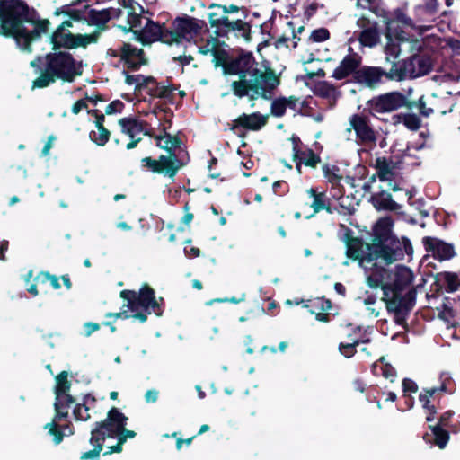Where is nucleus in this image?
Here are the masks:
<instances>
[{
    "instance_id": "nucleus-28",
    "label": "nucleus",
    "mask_w": 460,
    "mask_h": 460,
    "mask_svg": "<svg viewBox=\"0 0 460 460\" xmlns=\"http://www.w3.org/2000/svg\"><path fill=\"white\" fill-rule=\"evenodd\" d=\"M360 58L357 55L346 56L340 65L334 69L332 77L337 80H341L349 76L359 66Z\"/></svg>"
},
{
    "instance_id": "nucleus-53",
    "label": "nucleus",
    "mask_w": 460,
    "mask_h": 460,
    "mask_svg": "<svg viewBox=\"0 0 460 460\" xmlns=\"http://www.w3.org/2000/svg\"><path fill=\"white\" fill-rule=\"evenodd\" d=\"M378 0H357L356 5L358 8L367 9L369 11H374L377 4Z\"/></svg>"
},
{
    "instance_id": "nucleus-20",
    "label": "nucleus",
    "mask_w": 460,
    "mask_h": 460,
    "mask_svg": "<svg viewBox=\"0 0 460 460\" xmlns=\"http://www.w3.org/2000/svg\"><path fill=\"white\" fill-rule=\"evenodd\" d=\"M267 119V116H263L259 112H253L252 114L243 113L232 121L230 130L238 136H243L239 132L241 128L257 131L266 125Z\"/></svg>"
},
{
    "instance_id": "nucleus-7",
    "label": "nucleus",
    "mask_w": 460,
    "mask_h": 460,
    "mask_svg": "<svg viewBox=\"0 0 460 460\" xmlns=\"http://www.w3.org/2000/svg\"><path fill=\"white\" fill-rule=\"evenodd\" d=\"M430 67L429 58L424 56H412L402 62L393 64L387 72V78L395 81L416 78L428 74Z\"/></svg>"
},
{
    "instance_id": "nucleus-12",
    "label": "nucleus",
    "mask_w": 460,
    "mask_h": 460,
    "mask_svg": "<svg viewBox=\"0 0 460 460\" xmlns=\"http://www.w3.org/2000/svg\"><path fill=\"white\" fill-rule=\"evenodd\" d=\"M210 12L208 14V18L211 27H217L228 31H242L246 32L248 30V24L241 19H230L226 14V6L217 4H212L209 5Z\"/></svg>"
},
{
    "instance_id": "nucleus-14",
    "label": "nucleus",
    "mask_w": 460,
    "mask_h": 460,
    "mask_svg": "<svg viewBox=\"0 0 460 460\" xmlns=\"http://www.w3.org/2000/svg\"><path fill=\"white\" fill-rule=\"evenodd\" d=\"M125 81L128 85H134L137 90L146 89L149 94L159 98H169L173 92L172 88L157 84L152 76L127 75Z\"/></svg>"
},
{
    "instance_id": "nucleus-33",
    "label": "nucleus",
    "mask_w": 460,
    "mask_h": 460,
    "mask_svg": "<svg viewBox=\"0 0 460 460\" xmlns=\"http://www.w3.org/2000/svg\"><path fill=\"white\" fill-rule=\"evenodd\" d=\"M373 205L377 210H396L399 206L393 200L390 193L382 191L372 198Z\"/></svg>"
},
{
    "instance_id": "nucleus-36",
    "label": "nucleus",
    "mask_w": 460,
    "mask_h": 460,
    "mask_svg": "<svg viewBox=\"0 0 460 460\" xmlns=\"http://www.w3.org/2000/svg\"><path fill=\"white\" fill-rule=\"evenodd\" d=\"M95 402L94 398L87 396L84 398L83 404H77L74 408V416L78 420H87L90 419L89 410L93 403Z\"/></svg>"
},
{
    "instance_id": "nucleus-11",
    "label": "nucleus",
    "mask_w": 460,
    "mask_h": 460,
    "mask_svg": "<svg viewBox=\"0 0 460 460\" xmlns=\"http://www.w3.org/2000/svg\"><path fill=\"white\" fill-rule=\"evenodd\" d=\"M204 25L203 21L189 16L177 18L172 23V31H169V39H164L165 43H178L181 40L190 41L199 34Z\"/></svg>"
},
{
    "instance_id": "nucleus-42",
    "label": "nucleus",
    "mask_w": 460,
    "mask_h": 460,
    "mask_svg": "<svg viewBox=\"0 0 460 460\" xmlns=\"http://www.w3.org/2000/svg\"><path fill=\"white\" fill-rule=\"evenodd\" d=\"M373 371L376 374H377L378 371H381L382 376L387 379H391V381H393V378L396 375L394 367H392L389 364H383V362H381L380 364H375L373 366Z\"/></svg>"
},
{
    "instance_id": "nucleus-54",
    "label": "nucleus",
    "mask_w": 460,
    "mask_h": 460,
    "mask_svg": "<svg viewBox=\"0 0 460 460\" xmlns=\"http://www.w3.org/2000/svg\"><path fill=\"white\" fill-rule=\"evenodd\" d=\"M402 387L404 394L406 393H416L418 385L411 379L405 378L402 382Z\"/></svg>"
},
{
    "instance_id": "nucleus-55",
    "label": "nucleus",
    "mask_w": 460,
    "mask_h": 460,
    "mask_svg": "<svg viewBox=\"0 0 460 460\" xmlns=\"http://www.w3.org/2000/svg\"><path fill=\"white\" fill-rule=\"evenodd\" d=\"M135 436H136L135 431L128 430L125 429V427H123V431L121 433H119L117 436V438H118V440L120 442V444H123L126 442V440L128 438H135Z\"/></svg>"
},
{
    "instance_id": "nucleus-45",
    "label": "nucleus",
    "mask_w": 460,
    "mask_h": 460,
    "mask_svg": "<svg viewBox=\"0 0 460 460\" xmlns=\"http://www.w3.org/2000/svg\"><path fill=\"white\" fill-rule=\"evenodd\" d=\"M433 434L435 436V441L436 444L440 447L443 448L448 440V434L446 430L442 429L438 426H435L432 428Z\"/></svg>"
},
{
    "instance_id": "nucleus-30",
    "label": "nucleus",
    "mask_w": 460,
    "mask_h": 460,
    "mask_svg": "<svg viewBox=\"0 0 460 460\" xmlns=\"http://www.w3.org/2000/svg\"><path fill=\"white\" fill-rule=\"evenodd\" d=\"M399 25H402L404 28L413 27L411 19L409 18L401 9L394 10L391 14V17L387 20L386 27L388 34H392Z\"/></svg>"
},
{
    "instance_id": "nucleus-35",
    "label": "nucleus",
    "mask_w": 460,
    "mask_h": 460,
    "mask_svg": "<svg viewBox=\"0 0 460 460\" xmlns=\"http://www.w3.org/2000/svg\"><path fill=\"white\" fill-rule=\"evenodd\" d=\"M309 197L313 198L311 208L314 209V215L323 210L328 209V199L324 192H316L313 188L306 190Z\"/></svg>"
},
{
    "instance_id": "nucleus-25",
    "label": "nucleus",
    "mask_w": 460,
    "mask_h": 460,
    "mask_svg": "<svg viewBox=\"0 0 460 460\" xmlns=\"http://www.w3.org/2000/svg\"><path fill=\"white\" fill-rule=\"evenodd\" d=\"M119 56L129 69H137L140 66L146 64L143 50L129 43H124L121 46Z\"/></svg>"
},
{
    "instance_id": "nucleus-50",
    "label": "nucleus",
    "mask_w": 460,
    "mask_h": 460,
    "mask_svg": "<svg viewBox=\"0 0 460 460\" xmlns=\"http://www.w3.org/2000/svg\"><path fill=\"white\" fill-rule=\"evenodd\" d=\"M88 99H81V100H78L77 102H75L73 106H72V112L73 114L75 115H77L79 114L82 111H87L88 112H90L88 111Z\"/></svg>"
},
{
    "instance_id": "nucleus-22",
    "label": "nucleus",
    "mask_w": 460,
    "mask_h": 460,
    "mask_svg": "<svg viewBox=\"0 0 460 460\" xmlns=\"http://www.w3.org/2000/svg\"><path fill=\"white\" fill-rule=\"evenodd\" d=\"M49 22L43 20L36 23L32 31L23 28L21 34L17 36L16 43L22 50L31 52V44L38 40L42 33H46L49 30Z\"/></svg>"
},
{
    "instance_id": "nucleus-32",
    "label": "nucleus",
    "mask_w": 460,
    "mask_h": 460,
    "mask_svg": "<svg viewBox=\"0 0 460 460\" xmlns=\"http://www.w3.org/2000/svg\"><path fill=\"white\" fill-rule=\"evenodd\" d=\"M104 116L96 115L95 125L97 130L90 133L91 139L99 146H104L110 138V131L103 127Z\"/></svg>"
},
{
    "instance_id": "nucleus-34",
    "label": "nucleus",
    "mask_w": 460,
    "mask_h": 460,
    "mask_svg": "<svg viewBox=\"0 0 460 460\" xmlns=\"http://www.w3.org/2000/svg\"><path fill=\"white\" fill-rule=\"evenodd\" d=\"M63 418H56L54 417L53 420L45 425V429L49 430V433L54 437V442L56 444H59L64 436L71 435L73 433L72 429L69 426L66 425L61 427V429H58V422L61 420Z\"/></svg>"
},
{
    "instance_id": "nucleus-38",
    "label": "nucleus",
    "mask_w": 460,
    "mask_h": 460,
    "mask_svg": "<svg viewBox=\"0 0 460 460\" xmlns=\"http://www.w3.org/2000/svg\"><path fill=\"white\" fill-rule=\"evenodd\" d=\"M396 118L398 122L402 123L407 128L411 130H417L420 127V119L416 114H400Z\"/></svg>"
},
{
    "instance_id": "nucleus-4",
    "label": "nucleus",
    "mask_w": 460,
    "mask_h": 460,
    "mask_svg": "<svg viewBox=\"0 0 460 460\" xmlns=\"http://www.w3.org/2000/svg\"><path fill=\"white\" fill-rule=\"evenodd\" d=\"M120 296L127 301V306L134 313L132 317L142 323L146 321V314H161L159 305L155 298V292L148 286H144L139 292L123 290Z\"/></svg>"
},
{
    "instance_id": "nucleus-3",
    "label": "nucleus",
    "mask_w": 460,
    "mask_h": 460,
    "mask_svg": "<svg viewBox=\"0 0 460 460\" xmlns=\"http://www.w3.org/2000/svg\"><path fill=\"white\" fill-rule=\"evenodd\" d=\"M143 8L137 3H130L118 10V16L127 21V25H119L124 31H132L137 39L144 43H150L169 39V31L164 32L159 23L154 22L148 17L141 15Z\"/></svg>"
},
{
    "instance_id": "nucleus-61",
    "label": "nucleus",
    "mask_w": 460,
    "mask_h": 460,
    "mask_svg": "<svg viewBox=\"0 0 460 460\" xmlns=\"http://www.w3.org/2000/svg\"><path fill=\"white\" fill-rule=\"evenodd\" d=\"M449 47L455 54L460 55V40L454 39L449 40Z\"/></svg>"
},
{
    "instance_id": "nucleus-44",
    "label": "nucleus",
    "mask_w": 460,
    "mask_h": 460,
    "mask_svg": "<svg viewBox=\"0 0 460 460\" xmlns=\"http://www.w3.org/2000/svg\"><path fill=\"white\" fill-rule=\"evenodd\" d=\"M443 279L445 280L447 289L449 291H456L460 286V279L456 273L445 272L443 274Z\"/></svg>"
},
{
    "instance_id": "nucleus-48",
    "label": "nucleus",
    "mask_w": 460,
    "mask_h": 460,
    "mask_svg": "<svg viewBox=\"0 0 460 460\" xmlns=\"http://www.w3.org/2000/svg\"><path fill=\"white\" fill-rule=\"evenodd\" d=\"M358 344V341H355L353 343H341L339 349L342 355L346 358H350L356 352V346Z\"/></svg>"
},
{
    "instance_id": "nucleus-46",
    "label": "nucleus",
    "mask_w": 460,
    "mask_h": 460,
    "mask_svg": "<svg viewBox=\"0 0 460 460\" xmlns=\"http://www.w3.org/2000/svg\"><path fill=\"white\" fill-rule=\"evenodd\" d=\"M330 37V32L325 28H320L314 30L310 35V40L314 42H323L328 40Z\"/></svg>"
},
{
    "instance_id": "nucleus-56",
    "label": "nucleus",
    "mask_w": 460,
    "mask_h": 460,
    "mask_svg": "<svg viewBox=\"0 0 460 460\" xmlns=\"http://www.w3.org/2000/svg\"><path fill=\"white\" fill-rule=\"evenodd\" d=\"M409 310H403L400 312H395L394 314V320L398 325L403 326L405 323L406 314H408Z\"/></svg>"
},
{
    "instance_id": "nucleus-10",
    "label": "nucleus",
    "mask_w": 460,
    "mask_h": 460,
    "mask_svg": "<svg viewBox=\"0 0 460 460\" xmlns=\"http://www.w3.org/2000/svg\"><path fill=\"white\" fill-rule=\"evenodd\" d=\"M70 21H66L54 31L50 37V43L53 45V49L60 47L75 48L85 47L86 45L95 42L97 40L96 34H77L74 35L67 31V28L71 27Z\"/></svg>"
},
{
    "instance_id": "nucleus-15",
    "label": "nucleus",
    "mask_w": 460,
    "mask_h": 460,
    "mask_svg": "<svg viewBox=\"0 0 460 460\" xmlns=\"http://www.w3.org/2000/svg\"><path fill=\"white\" fill-rule=\"evenodd\" d=\"M121 132L128 136L131 140L126 145L128 150L135 148L142 140L140 135L152 136L147 128V123L134 117H126L119 120Z\"/></svg>"
},
{
    "instance_id": "nucleus-62",
    "label": "nucleus",
    "mask_w": 460,
    "mask_h": 460,
    "mask_svg": "<svg viewBox=\"0 0 460 460\" xmlns=\"http://www.w3.org/2000/svg\"><path fill=\"white\" fill-rule=\"evenodd\" d=\"M9 243L6 240H3L0 244V260L5 261V252L8 250Z\"/></svg>"
},
{
    "instance_id": "nucleus-26",
    "label": "nucleus",
    "mask_w": 460,
    "mask_h": 460,
    "mask_svg": "<svg viewBox=\"0 0 460 460\" xmlns=\"http://www.w3.org/2000/svg\"><path fill=\"white\" fill-rule=\"evenodd\" d=\"M383 293V301H385L388 312L395 313L403 310H410V307L402 297V293L393 291L390 285H384Z\"/></svg>"
},
{
    "instance_id": "nucleus-51",
    "label": "nucleus",
    "mask_w": 460,
    "mask_h": 460,
    "mask_svg": "<svg viewBox=\"0 0 460 460\" xmlns=\"http://www.w3.org/2000/svg\"><path fill=\"white\" fill-rule=\"evenodd\" d=\"M124 107V104L122 102L117 100L113 101L110 104H108L105 108V112L107 114H113L117 112H121L122 109Z\"/></svg>"
},
{
    "instance_id": "nucleus-23",
    "label": "nucleus",
    "mask_w": 460,
    "mask_h": 460,
    "mask_svg": "<svg viewBox=\"0 0 460 460\" xmlns=\"http://www.w3.org/2000/svg\"><path fill=\"white\" fill-rule=\"evenodd\" d=\"M377 261L375 260L371 262H365L363 265L359 262L360 266H362L367 274V283L372 288H376L381 287L383 288L384 285H390V282L387 280L390 278V274L386 270L377 268Z\"/></svg>"
},
{
    "instance_id": "nucleus-47",
    "label": "nucleus",
    "mask_w": 460,
    "mask_h": 460,
    "mask_svg": "<svg viewBox=\"0 0 460 460\" xmlns=\"http://www.w3.org/2000/svg\"><path fill=\"white\" fill-rule=\"evenodd\" d=\"M388 42L385 46V53L393 58H397L401 52L400 47L397 43L394 42L391 39V34H386Z\"/></svg>"
},
{
    "instance_id": "nucleus-40",
    "label": "nucleus",
    "mask_w": 460,
    "mask_h": 460,
    "mask_svg": "<svg viewBox=\"0 0 460 460\" xmlns=\"http://www.w3.org/2000/svg\"><path fill=\"white\" fill-rule=\"evenodd\" d=\"M90 443L93 447V448L92 450L84 452L81 456V459H83V460L95 459L99 456L101 451L102 450L103 440L93 441V431L91 432Z\"/></svg>"
},
{
    "instance_id": "nucleus-49",
    "label": "nucleus",
    "mask_w": 460,
    "mask_h": 460,
    "mask_svg": "<svg viewBox=\"0 0 460 460\" xmlns=\"http://www.w3.org/2000/svg\"><path fill=\"white\" fill-rule=\"evenodd\" d=\"M416 106L420 110V112L425 117H428L431 113H433V108L428 106V102L426 101L424 96H421L418 100Z\"/></svg>"
},
{
    "instance_id": "nucleus-16",
    "label": "nucleus",
    "mask_w": 460,
    "mask_h": 460,
    "mask_svg": "<svg viewBox=\"0 0 460 460\" xmlns=\"http://www.w3.org/2000/svg\"><path fill=\"white\" fill-rule=\"evenodd\" d=\"M370 108L374 112L385 113L407 105L406 97L399 92H391L373 98Z\"/></svg>"
},
{
    "instance_id": "nucleus-57",
    "label": "nucleus",
    "mask_w": 460,
    "mask_h": 460,
    "mask_svg": "<svg viewBox=\"0 0 460 460\" xmlns=\"http://www.w3.org/2000/svg\"><path fill=\"white\" fill-rule=\"evenodd\" d=\"M159 392L155 389L147 390L145 394V400L146 402H155L158 399Z\"/></svg>"
},
{
    "instance_id": "nucleus-21",
    "label": "nucleus",
    "mask_w": 460,
    "mask_h": 460,
    "mask_svg": "<svg viewBox=\"0 0 460 460\" xmlns=\"http://www.w3.org/2000/svg\"><path fill=\"white\" fill-rule=\"evenodd\" d=\"M422 243L426 251L431 252L433 257L439 261L450 260L456 254L453 245L438 238L424 237Z\"/></svg>"
},
{
    "instance_id": "nucleus-5",
    "label": "nucleus",
    "mask_w": 460,
    "mask_h": 460,
    "mask_svg": "<svg viewBox=\"0 0 460 460\" xmlns=\"http://www.w3.org/2000/svg\"><path fill=\"white\" fill-rule=\"evenodd\" d=\"M28 18V6L20 0H0L1 30L17 40L23 30L22 22Z\"/></svg>"
},
{
    "instance_id": "nucleus-59",
    "label": "nucleus",
    "mask_w": 460,
    "mask_h": 460,
    "mask_svg": "<svg viewBox=\"0 0 460 460\" xmlns=\"http://www.w3.org/2000/svg\"><path fill=\"white\" fill-rule=\"evenodd\" d=\"M85 336L89 337L93 332L98 331L100 329V325L95 323H85L84 325Z\"/></svg>"
},
{
    "instance_id": "nucleus-64",
    "label": "nucleus",
    "mask_w": 460,
    "mask_h": 460,
    "mask_svg": "<svg viewBox=\"0 0 460 460\" xmlns=\"http://www.w3.org/2000/svg\"><path fill=\"white\" fill-rule=\"evenodd\" d=\"M174 60H179V62L182 65V66H185V65H189L192 60V57L191 56H180L178 58H174Z\"/></svg>"
},
{
    "instance_id": "nucleus-24",
    "label": "nucleus",
    "mask_w": 460,
    "mask_h": 460,
    "mask_svg": "<svg viewBox=\"0 0 460 460\" xmlns=\"http://www.w3.org/2000/svg\"><path fill=\"white\" fill-rule=\"evenodd\" d=\"M384 76L387 78V72L376 66H364L355 73L357 82L369 88L377 86Z\"/></svg>"
},
{
    "instance_id": "nucleus-1",
    "label": "nucleus",
    "mask_w": 460,
    "mask_h": 460,
    "mask_svg": "<svg viewBox=\"0 0 460 460\" xmlns=\"http://www.w3.org/2000/svg\"><path fill=\"white\" fill-rule=\"evenodd\" d=\"M393 220L391 217L380 218L374 226V243L370 245L355 238L349 242L346 254L349 258L358 260L363 265L380 260L387 264L403 259L405 254L413 252L410 240L406 237L398 239L392 234Z\"/></svg>"
},
{
    "instance_id": "nucleus-29",
    "label": "nucleus",
    "mask_w": 460,
    "mask_h": 460,
    "mask_svg": "<svg viewBox=\"0 0 460 460\" xmlns=\"http://www.w3.org/2000/svg\"><path fill=\"white\" fill-rule=\"evenodd\" d=\"M293 143V153L295 159H298L299 163L306 166L315 167L320 163V157L315 155L312 150L300 151L298 149L299 138L296 137H291Z\"/></svg>"
},
{
    "instance_id": "nucleus-13",
    "label": "nucleus",
    "mask_w": 460,
    "mask_h": 460,
    "mask_svg": "<svg viewBox=\"0 0 460 460\" xmlns=\"http://www.w3.org/2000/svg\"><path fill=\"white\" fill-rule=\"evenodd\" d=\"M71 383L68 381V373L61 372L56 377V401L54 403L56 411V418H66L68 415L67 409L74 403L73 398L68 394Z\"/></svg>"
},
{
    "instance_id": "nucleus-19",
    "label": "nucleus",
    "mask_w": 460,
    "mask_h": 460,
    "mask_svg": "<svg viewBox=\"0 0 460 460\" xmlns=\"http://www.w3.org/2000/svg\"><path fill=\"white\" fill-rule=\"evenodd\" d=\"M358 27L361 30L358 40L361 45L373 48L380 42V32L377 22L362 15L357 22Z\"/></svg>"
},
{
    "instance_id": "nucleus-18",
    "label": "nucleus",
    "mask_w": 460,
    "mask_h": 460,
    "mask_svg": "<svg viewBox=\"0 0 460 460\" xmlns=\"http://www.w3.org/2000/svg\"><path fill=\"white\" fill-rule=\"evenodd\" d=\"M376 173L380 181H389L393 190H398L396 183H393L401 173V163L392 158L378 157L376 160Z\"/></svg>"
},
{
    "instance_id": "nucleus-60",
    "label": "nucleus",
    "mask_w": 460,
    "mask_h": 460,
    "mask_svg": "<svg viewBox=\"0 0 460 460\" xmlns=\"http://www.w3.org/2000/svg\"><path fill=\"white\" fill-rule=\"evenodd\" d=\"M56 140V137L54 136H49L48 137V141L46 142L43 149H42V155H48L49 154L50 149L53 146V143Z\"/></svg>"
},
{
    "instance_id": "nucleus-43",
    "label": "nucleus",
    "mask_w": 460,
    "mask_h": 460,
    "mask_svg": "<svg viewBox=\"0 0 460 460\" xmlns=\"http://www.w3.org/2000/svg\"><path fill=\"white\" fill-rule=\"evenodd\" d=\"M90 18L93 22L98 25H103L111 19V14L108 10H92L90 13Z\"/></svg>"
},
{
    "instance_id": "nucleus-9",
    "label": "nucleus",
    "mask_w": 460,
    "mask_h": 460,
    "mask_svg": "<svg viewBox=\"0 0 460 460\" xmlns=\"http://www.w3.org/2000/svg\"><path fill=\"white\" fill-rule=\"evenodd\" d=\"M128 417H126L118 408L112 407L107 414L104 420L97 422L93 429V440H105L107 438H117L126 427Z\"/></svg>"
},
{
    "instance_id": "nucleus-63",
    "label": "nucleus",
    "mask_w": 460,
    "mask_h": 460,
    "mask_svg": "<svg viewBox=\"0 0 460 460\" xmlns=\"http://www.w3.org/2000/svg\"><path fill=\"white\" fill-rule=\"evenodd\" d=\"M314 305L316 307H322L323 309H330L331 308V303L329 301H323L322 299H316L314 302Z\"/></svg>"
},
{
    "instance_id": "nucleus-39",
    "label": "nucleus",
    "mask_w": 460,
    "mask_h": 460,
    "mask_svg": "<svg viewBox=\"0 0 460 460\" xmlns=\"http://www.w3.org/2000/svg\"><path fill=\"white\" fill-rule=\"evenodd\" d=\"M155 140L157 141V146L167 151H172L176 148L179 145V141L176 137H172L169 134H164V136H155Z\"/></svg>"
},
{
    "instance_id": "nucleus-58",
    "label": "nucleus",
    "mask_w": 460,
    "mask_h": 460,
    "mask_svg": "<svg viewBox=\"0 0 460 460\" xmlns=\"http://www.w3.org/2000/svg\"><path fill=\"white\" fill-rule=\"evenodd\" d=\"M42 277L44 278V279L48 280L50 282L51 286L55 288V289H58L60 288V283H59V279L54 275H50L49 273H44L42 274Z\"/></svg>"
},
{
    "instance_id": "nucleus-17",
    "label": "nucleus",
    "mask_w": 460,
    "mask_h": 460,
    "mask_svg": "<svg viewBox=\"0 0 460 460\" xmlns=\"http://www.w3.org/2000/svg\"><path fill=\"white\" fill-rule=\"evenodd\" d=\"M141 164L154 172H164L170 177H173L182 166V164L180 163L173 154L170 155H161L158 160L145 157L141 160Z\"/></svg>"
},
{
    "instance_id": "nucleus-2",
    "label": "nucleus",
    "mask_w": 460,
    "mask_h": 460,
    "mask_svg": "<svg viewBox=\"0 0 460 460\" xmlns=\"http://www.w3.org/2000/svg\"><path fill=\"white\" fill-rule=\"evenodd\" d=\"M225 73L238 75L239 81L232 84L234 93L238 97L249 96L268 99L279 81L272 71L261 69L252 53H243L222 64Z\"/></svg>"
},
{
    "instance_id": "nucleus-6",
    "label": "nucleus",
    "mask_w": 460,
    "mask_h": 460,
    "mask_svg": "<svg viewBox=\"0 0 460 460\" xmlns=\"http://www.w3.org/2000/svg\"><path fill=\"white\" fill-rule=\"evenodd\" d=\"M46 60L47 72L52 74L56 79L71 83L83 73L81 63L66 51L48 54Z\"/></svg>"
},
{
    "instance_id": "nucleus-52",
    "label": "nucleus",
    "mask_w": 460,
    "mask_h": 460,
    "mask_svg": "<svg viewBox=\"0 0 460 460\" xmlns=\"http://www.w3.org/2000/svg\"><path fill=\"white\" fill-rule=\"evenodd\" d=\"M436 389L427 390L425 393L420 394V401L423 402V406L427 409H431L434 411V406H429V398L433 396Z\"/></svg>"
},
{
    "instance_id": "nucleus-37",
    "label": "nucleus",
    "mask_w": 460,
    "mask_h": 460,
    "mask_svg": "<svg viewBox=\"0 0 460 460\" xmlns=\"http://www.w3.org/2000/svg\"><path fill=\"white\" fill-rule=\"evenodd\" d=\"M323 172L328 182L333 186L338 185L342 179V175L340 173V169L335 165H323Z\"/></svg>"
},
{
    "instance_id": "nucleus-31",
    "label": "nucleus",
    "mask_w": 460,
    "mask_h": 460,
    "mask_svg": "<svg viewBox=\"0 0 460 460\" xmlns=\"http://www.w3.org/2000/svg\"><path fill=\"white\" fill-rule=\"evenodd\" d=\"M298 102V99L290 96L289 98L281 97L274 100L271 103L270 111L275 117H281L285 114L288 107L295 109Z\"/></svg>"
},
{
    "instance_id": "nucleus-27",
    "label": "nucleus",
    "mask_w": 460,
    "mask_h": 460,
    "mask_svg": "<svg viewBox=\"0 0 460 460\" xmlns=\"http://www.w3.org/2000/svg\"><path fill=\"white\" fill-rule=\"evenodd\" d=\"M390 277L393 276V281L390 282L391 289L394 292L402 293L412 282L413 274L407 267H397L393 273H389Z\"/></svg>"
},
{
    "instance_id": "nucleus-8",
    "label": "nucleus",
    "mask_w": 460,
    "mask_h": 460,
    "mask_svg": "<svg viewBox=\"0 0 460 460\" xmlns=\"http://www.w3.org/2000/svg\"><path fill=\"white\" fill-rule=\"evenodd\" d=\"M348 120L349 126L344 130L347 140H351L352 133L354 132L358 144L366 146H376V134L367 115L355 113L349 116Z\"/></svg>"
},
{
    "instance_id": "nucleus-41",
    "label": "nucleus",
    "mask_w": 460,
    "mask_h": 460,
    "mask_svg": "<svg viewBox=\"0 0 460 460\" xmlns=\"http://www.w3.org/2000/svg\"><path fill=\"white\" fill-rule=\"evenodd\" d=\"M45 70H47L45 68ZM56 77L47 71L41 74L37 79L33 81L32 89L35 88H43L49 86L50 84L54 83Z\"/></svg>"
}]
</instances>
